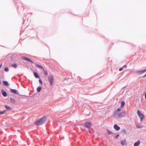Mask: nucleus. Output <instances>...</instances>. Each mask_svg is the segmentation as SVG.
I'll return each mask as SVG.
<instances>
[{
	"instance_id": "obj_1",
	"label": "nucleus",
	"mask_w": 146,
	"mask_h": 146,
	"mask_svg": "<svg viewBox=\"0 0 146 146\" xmlns=\"http://www.w3.org/2000/svg\"><path fill=\"white\" fill-rule=\"evenodd\" d=\"M46 119V117H43L35 121V123L36 125H41L45 123Z\"/></svg>"
},
{
	"instance_id": "obj_2",
	"label": "nucleus",
	"mask_w": 146,
	"mask_h": 146,
	"mask_svg": "<svg viewBox=\"0 0 146 146\" xmlns=\"http://www.w3.org/2000/svg\"><path fill=\"white\" fill-rule=\"evenodd\" d=\"M121 109L118 108L114 112V117L117 118H119L121 117Z\"/></svg>"
},
{
	"instance_id": "obj_3",
	"label": "nucleus",
	"mask_w": 146,
	"mask_h": 146,
	"mask_svg": "<svg viewBox=\"0 0 146 146\" xmlns=\"http://www.w3.org/2000/svg\"><path fill=\"white\" fill-rule=\"evenodd\" d=\"M137 114L140 119L141 121H142L145 117L144 115L139 110H138L137 111Z\"/></svg>"
},
{
	"instance_id": "obj_4",
	"label": "nucleus",
	"mask_w": 146,
	"mask_h": 146,
	"mask_svg": "<svg viewBox=\"0 0 146 146\" xmlns=\"http://www.w3.org/2000/svg\"><path fill=\"white\" fill-rule=\"evenodd\" d=\"M48 79L51 86H52L53 82V78L52 75H49L48 77Z\"/></svg>"
},
{
	"instance_id": "obj_5",
	"label": "nucleus",
	"mask_w": 146,
	"mask_h": 146,
	"mask_svg": "<svg viewBox=\"0 0 146 146\" xmlns=\"http://www.w3.org/2000/svg\"><path fill=\"white\" fill-rule=\"evenodd\" d=\"M84 126L87 128H90L91 126V124L90 123L88 122H85L84 124Z\"/></svg>"
},
{
	"instance_id": "obj_6",
	"label": "nucleus",
	"mask_w": 146,
	"mask_h": 146,
	"mask_svg": "<svg viewBox=\"0 0 146 146\" xmlns=\"http://www.w3.org/2000/svg\"><path fill=\"white\" fill-rule=\"evenodd\" d=\"M21 58L23 59L24 60H26L27 61H30L31 63H33V61L32 60H31L30 59L28 58H27L26 57L23 56L21 57Z\"/></svg>"
},
{
	"instance_id": "obj_7",
	"label": "nucleus",
	"mask_w": 146,
	"mask_h": 146,
	"mask_svg": "<svg viewBox=\"0 0 146 146\" xmlns=\"http://www.w3.org/2000/svg\"><path fill=\"white\" fill-rule=\"evenodd\" d=\"M146 72V69L140 71H136V72L139 74H141Z\"/></svg>"
},
{
	"instance_id": "obj_8",
	"label": "nucleus",
	"mask_w": 146,
	"mask_h": 146,
	"mask_svg": "<svg viewBox=\"0 0 146 146\" xmlns=\"http://www.w3.org/2000/svg\"><path fill=\"white\" fill-rule=\"evenodd\" d=\"M127 114V111H123L121 112V117H125Z\"/></svg>"
},
{
	"instance_id": "obj_9",
	"label": "nucleus",
	"mask_w": 146,
	"mask_h": 146,
	"mask_svg": "<svg viewBox=\"0 0 146 146\" xmlns=\"http://www.w3.org/2000/svg\"><path fill=\"white\" fill-rule=\"evenodd\" d=\"M114 128L116 131H118L120 129V127L117 124L114 125Z\"/></svg>"
},
{
	"instance_id": "obj_10",
	"label": "nucleus",
	"mask_w": 146,
	"mask_h": 146,
	"mask_svg": "<svg viewBox=\"0 0 146 146\" xmlns=\"http://www.w3.org/2000/svg\"><path fill=\"white\" fill-rule=\"evenodd\" d=\"M2 95L4 97H6L7 96V93L4 90H2L1 91Z\"/></svg>"
},
{
	"instance_id": "obj_11",
	"label": "nucleus",
	"mask_w": 146,
	"mask_h": 146,
	"mask_svg": "<svg viewBox=\"0 0 146 146\" xmlns=\"http://www.w3.org/2000/svg\"><path fill=\"white\" fill-rule=\"evenodd\" d=\"M140 143V141L139 140H138L137 142L135 143L134 146H138Z\"/></svg>"
},
{
	"instance_id": "obj_12",
	"label": "nucleus",
	"mask_w": 146,
	"mask_h": 146,
	"mask_svg": "<svg viewBox=\"0 0 146 146\" xmlns=\"http://www.w3.org/2000/svg\"><path fill=\"white\" fill-rule=\"evenodd\" d=\"M11 90L12 92L14 93H15L17 94H19V93L17 91H16L15 90L11 89Z\"/></svg>"
},
{
	"instance_id": "obj_13",
	"label": "nucleus",
	"mask_w": 146,
	"mask_h": 146,
	"mask_svg": "<svg viewBox=\"0 0 146 146\" xmlns=\"http://www.w3.org/2000/svg\"><path fill=\"white\" fill-rule=\"evenodd\" d=\"M10 100L11 102V103L15 104V101L14 98H10Z\"/></svg>"
},
{
	"instance_id": "obj_14",
	"label": "nucleus",
	"mask_w": 146,
	"mask_h": 146,
	"mask_svg": "<svg viewBox=\"0 0 146 146\" xmlns=\"http://www.w3.org/2000/svg\"><path fill=\"white\" fill-rule=\"evenodd\" d=\"M35 65L37 67L42 68L43 70H44V68H43L42 66L39 65V64H35Z\"/></svg>"
},
{
	"instance_id": "obj_15",
	"label": "nucleus",
	"mask_w": 146,
	"mask_h": 146,
	"mask_svg": "<svg viewBox=\"0 0 146 146\" xmlns=\"http://www.w3.org/2000/svg\"><path fill=\"white\" fill-rule=\"evenodd\" d=\"M3 84L5 86H9V84H8V82L6 81H3Z\"/></svg>"
},
{
	"instance_id": "obj_16",
	"label": "nucleus",
	"mask_w": 146,
	"mask_h": 146,
	"mask_svg": "<svg viewBox=\"0 0 146 146\" xmlns=\"http://www.w3.org/2000/svg\"><path fill=\"white\" fill-rule=\"evenodd\" d=\"M34 75L36 78H38L39 77L37 74L35 72H34Z\"/></svg>"
},
{
	"instance_id": "obj_17",
	"label": "nucleus",
	"mask_w": 146,
	"mask_h": 146,
	"mask_svg": "<svg viewBox=\"0 0 146 146\" xmlns=\"http://www.w3.org/2000/svg\"><path fill=\"white\" fill-rule=\"evenodd\" d=\"M121 144L122 145H124L126 144V141L125 140H123L121 142Z\"/></svg>"
},
{
	"instance_id": "obj_18",
	"label": "nucleus",
	"mask_w": 146,
	"mask_h": 146,
	"mask_svg": "<svg viewBox=\"0 0 146 146\" xmlns=\"http://www.w3.org/2000/svg\"><path fill=\"white\" fill-rule=\"evenodd\" d=\"M5 108L7 110H11L12 109V108H11V107H10L9 106H8L5 105Z\"/></svg>"
},
{
	"instance_id": "obj_19",
	"label": "nucleus",
	"mask_w": 146,
	"mask_h": 146,
	"mask_svg": "<svg viewBox=\"0 0 146 146\" xmlns=\"http://www.w3.org/2000/svg\"><path fill=\"white\" fill-rule=\"evenodd\" d=\"M6 113V111L5 110H3L2 111H0V114H5Z\"/></svg>"
},
{
	"instance_id": "obj_20",
	"label": "nucleus",
	"mask_w": 146,
	"mask_h": 146,
	"mask_svg": "<svg viewBox=\"0 0 146 146\" xmlns=\"http://www.w3.org/2000/svg\"><path fill=\"white\" fill-rule=\"evenodd\" d=\"M107 133L109 134H110L112 133V132L109 129L107 130Z\"/></svg>"
},
{
	"instance_id": "obj_21",
	"label": "nucleus",
	"mask_w": 146,
	"mask_h": 146,
	"mask_svg": "<svg viewBox=\"0 0 146 146\" xmlns=\"http://www.w3.org/2000/svg\"><path fill=\"white\" fill-rule=\"evenodd\" d=\"M37 91L38 92H40L41 90V88L39 86L37 88Z\"/></svg>"
},
{
	"instance_id": "obj_22",
	"label": "nucleus",
	"mask_w": 146,
	"mask_h": 146,
	"mask_svg": "<svg viewBox=\"0 0 146 146\" xmlns=\"http://www.w3.org/2000/svg\"><path fill=\"white\" fill-rule=\"evenodd\" d=\"M44 71V74L45 75H48V73L47 70H44H44H43Z\"/></svg>"
},
{
	"instance_id": "obj_23",
	"label": "nucleus",
	"mask_w": 146,
	"mask_h": 146,
	"mask_svg": "<svg viewBox=\"0 0 146 146\" xmlns=\"http://www.w3.org/2000/svg\"><path fill=\"white\" fill-rule=\"evenodd\" d=\"M121 106L122 107H123L125 105V102L123 101L121 102Z\"/></svg>"
},
{
	"instance_id": "obj_24",
	"label": "nucleus",
	"mask_w": 146,
	"mask_h": 146,
	"mask_svg": "<svg viewBox=\"0 0 146 146\" xmlns=\"http://www.w3.org/2000/svg\"><path fill=\"white\" fill-rule=\"evenodd\" d=\"M11 66L14 68H16L17 67V65L16 64H13L11 65Z\"/></svg>"
},
{
	"instance_id": "obj_25",
	"label": "nucleus",
	"mask_w": 146,
	"mask_h": 146,
	"mask_svg": "<svg viewBox=\"0 0 146 146\" xmlns=\"http://www.w3.org/2000/svg\"><path fill=\"white\" fill-rule=\"evenodd\" d=\"M122 132L123 133H124L125 134L126 133V131L125 129H123L122 130Z\"/></svg>"
},
{
	"instance_id": "obj_26",
	"label": "nucleus",
	"mask_w": 146,
	"mask_h": 146,
	"mask_svg": "<svg viewBox=\"0 0 146 146\" xmlns=\"http://www.w3.org/2000/svg\"><path fill=\"white\" fill-rule=\"evenodd\" d=\"M5 70L6 72H7L9 71V69L7 67H6L5 68Z\"/></svg>"
},
{
	"instance_id": "obj_27",
	"label": "nucleus",
	"mask_w": 146,
	"mask_h": 146,
	"mask_svg": "<svg viewBox=\"0 0 146 146\" xmlns=\"http://www.w3.org/2000/svg\"><path fill=\"white\" fill-rule=\"evenodd\" d=\"M119 136V134H117V135L115 136V138L116 139H117L118 137Z\"/></svg>"
},
{
	"instance_id": "obj_28",
	"label": "nucleus",
	"mask_w": 146,
	"mask_h": 146,
	"mask_svg": "<svg viewBox=\"0 0 146 146\" xmlns=\"http://www.w3.org/2000/svg\"><path fill=\"white\" fill-rule=\"evenodd\" d=\"M39 82L41 84H42V81H41V80L40 79L39 80Z\"/></svg>"
},
{
	"instance_id": "obj_29",
	"label": "nucleus",
	"mask_w": 146,
	"mask_h": 146,
	"mask_svg": "<svg viewBox=\"0 0 146 146\" xmlns=\"http://www.w3.org/2000/svg\"><path fill=\"white\" fill-rule=\"evenodd\" d=\"M123 69V68H120V69H119V70L120 71H121Z\"/></svg>"
},
{
	"instance_id": "obj_30",
	"label": "nucleus",
	"mask_w": 146,
	"mask_h": 146,
	"mask_svg": "<svg viewBox=\"0 0 146 146\" xmlns=\"http://www.w3.org/2000/svg\"><path fill=\"white\" fill-rule=\"evenodd\" d=\"M143 127V126H137V128H142Z\"/></svg>"
},
{
	"instance_id": "obj_31",
	"label": "nucleus",
	"mask_w": 146,
	"mask_h": 146,
	"mask_svg": "<svg viewBox=\"0 0 146 146\" xmlns=\"http://www.w3.org/2000/svg\"><path fill=\"white\" fill-rule=\"evenodd\" d=\"M126 67H127V66H126V65H124V66H123V68H126Z\"/></svg>"
},
{
	"instance_id": "obj_32",
	"label": "nucleus",
	"mask_w": 146,
	"mask_h": 146,
	"mask_svg": "<svg viewBox=\"0 0 146 146\" xmlns=\"http://www.w3.org/2000/svg\"><path fill=\"white\" fill-rule=\"evenodd\" d=\"M2 64H1L0 65V68H1L2 67Z\"/></svg>"
},
{
	"instance_id": "obj_33",
	"label": "nucleus",
	"mask_w": 146,
	"mask_h": 146,
	"mask_svg": "<svg viewBox=\"0 0 146 146\" xmlns=\"http://www.w3.org/2000/svg\"><path fill=\"white\" fill-rule=\"evenodd\" d=\"M145 76H146V74L143 77H144Z\"/></svg>"
}]
</instances>
